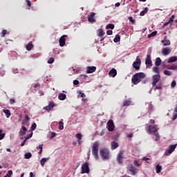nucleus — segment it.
Instances as JSON below:
<instances>
[{
    "instance_id": "f257e3e1",
    "label": "nucleus",
    "mask_w": 177,
    "mask_h": 177,
    "mask_svg": "<svg viewBox=\"0 0 177 177\" xmlns=\"http://www.w3.org/2000/svg\"><path fill=\"white\" fill-rule=\"evenodd\" d=\"M146 78V74L143 72H140L134 74L131 77V82L133 85H138L140 82Z\"/></svg>"
},
{
    "instance_id": "f03ea898",
    "label": "nucleus",
    "mask_w": 177,
    "mask_h": 177,
    "mask_svg": "<svg viewBox=\"0 0 177 177\" xmlns=\"http://www.w3.org/2000/svg\"><path fill=\"white\" fill-rule=\"evenodd\" d=\"M99 146L100 143L97 141L94 142L92 146V154L95 160H99Z\"/></svg>"
},
{
    "instance_id": "7ed1b4c3",
    "label": "nucleus",
    "mask_w": 177,
    "mask_h": 177,
    "mask_svg": "<svg viewBox=\"0 0 177 177\" xmlns=\"http://www.w3.org/2000/svg\"><path fill=\"white\" fill-rule=\"evenodd\" d=\"M100 156L103 160H110V151L106 148L101 149L100 150Z\"/></svg>"
},
{
    "instance_id": "20e7f679",
    "label": "nucleus",
    "mask_w": 177,
    "mask_h": 177,
    "mask_svg": "<svg viewBox=\"0 0 177 177\" xmlns=\"http://www.w3.org/2000/svg\"><path fill=\"white\" fill-rule=\"evenodd\" d=\"M157 125L151 126L149 124L145 125V130L149 135H152L153 133H156L157 132Z\"/></svg>"
},
{
    "instance_id": "39448f33",
    "label": "nucleus",
    "mask_w": 177,
    "mask_h": 177,
    "mask_svg": "<svg viewBox=\"0 0 177 177\" xmlns=\"http://www.w3.org/2000/svg\"><path fill=\"white\" fill-rule=\"evenodd\" d=\"M91 169H89V163L88 162H84L82 165V172L81 174H89Z\"/></svg>"
},
{
    "instance_id": "423d86ee",
    "label": "nucleus",
    "mask_w": 177,
    "mask_h": 177,
    "mask_svg": "<svg viewBox=\"0 0 177 177\" xmlns=\"http://www.w3.org/2000/svg\"><path fill=\"white\" fill-rule=\"evenodd\" d=\"M177 144L174 145H169V149H166L165 151V156H169V154H172L174 151H175V149H176Z\"/></svg>"
},
{
    "instance_id": "0eeeda50",
    "label": "nucleus",
    "mask_w": 177,
    "mask_h": 177,
    "mask_svg": "<svg viewBox=\"0 0 177 177\" xmlns=\"http://www.w3.org/2000/svg\"><path fill=\"white\" fill-rule=\"evenodd\" d=\"M141 63H142V61L140 60V58H139V56H137L136 61H135L133 63V68H135L136 70H140Z\"/></svg>"
},
{
    "instance_id": "6e6552de",
    "label": "nucleus",
    "mask_w": 177,
    "mask_h": 177,
    "mask_svg": "<svg viewBox=\"0 0 177 177\" xmlns=\"http://www.w3.org/2000/svg\"><path fill=\"white\" fill-rule=\"evenodd\" d=\"M153 82H152V86H156L158 82L161 80V75L160 74H157L153 76Z\"/></svg>"
},
{
    "instance_id": "1a4fd4ad",
    "label": "nucleus",
    "mask_w": 177,
    "mask_h": 177,
    "mask_svg": "<svg viewBox=\"0 0 177 177\" xmlns=\"http://www.w3.org/2000/svg\"><path fill=\"white\" fill-rule=\"evenodd\" d=\"M124 152L122 151H120L117 155L116 160L118 161V164H122L123 158H124Z\"/></svg>"
},
{
    "instance_id": "9d476101",
    "label": "nucleus",
    "mask_w": 177,
    "mask_h": 177,
    "mask_svg": "<svg viewBox=\"0 0 177 177\" xmlns=\"http://www.w3.org/2000/svg\"><path fill=\"white\" fill-rule=\"evenodd\" d=\"M108 125V131L109 132H113L114 131V128H115V126L114 125V122L112 120H110L107 122Z\"/></svg>"
},
{
    "instance_id": "9b49d317",
    "label": "nucleus",
    "mask_w": 177,
    "mask_h": 177,
    "mask_svg": "<svg viewBox=\"0 0 177 177\" xmlns=\"http://www.w3.org/2000/svg\"><path fill=\"white\" fill-rule=\"evenodd\" d=\"M145 64L147 67H151L153 66V62H151V55H147V58L145 59Z\"/></svg>"
},
{
    "instance_id": "f8f14e48",
    "label": "nucleus",
    "mask_w": 177,
    "mask_h": 177,
    "mask_svg": "<svg viewBox=\"0 0 177 177\" xmlns=\"http://www.w3.org/2000/svg\"><path fill=\"white\" fill-rule=\"evenodd\" d=\"M129 171L131 173V175H133V176H135V175L138 174V169L135 167L133 165H130Z\"/></svg>"
},
{
    "instance_id": "ddd939ff",
    "label": "nucleus",
    "mask_w": 177,
    "mask_h": 177,
    "mask_svg": "<svg viewBox=\"0 0 177 177\" xmlns=\"http://www.w3.org/2000/svg\"><path fill=\"white\" fill-rule=\"evenodd\" d=\"M96 13L91 12L90 15L88 16V21L89 23H96V19H95V16Z\"/></svg>"
},
{
    "instance_id": "4468645a",
    "label": "nucleus",
    "mask_w": 177,
    "mask_h": 177,
    "mask_svg": "<svg viewBox=\"0 0 177 177\" xmlns=\"http://www.w3.org/2000/svg\"><path fill=\"white\" fill-rule=\"evenodd\" d=\"M66 38H67V35H62L59 40V46L63 47L66 45Z\"/></svg>"
},
{
    "instance_id": "2eb2a0df",
    "label": "nucleus",
    "mask_w": 177,
    "mask_h": 177,
    "mask_svg": "<svg viewBox=\"0 0 177 177\" xmlns=\"http://www.w3.org/2000/svg\"><path fill=\"white\" fill-rule=\"evenodd\" d=\"M96 71V66H87L86 73L87 74H92Z\"/></svg>"
},
{
    "instance_id": "dca6fc26",
    "label": "nucleus",
    "mask_w": 177,
    "mask_h": 177,
    "mask_svg": "<svg viewBox=\"0 0 177 177\" xmlns=\"http://www.w3.org/2000/svg\"><path fill=\"white\" fill-rule=\"evenodd\" d=\"M53 107H55V103L53 102H50L48 106L44 107V109L46 110V111H50V110H52Z\"/></svg>"
},
{
    "instance_id": "f3484780",
    "label": "nucleus",
    "mask_w": 177,
    "mask_h": 177,
    "mask_svg": "<svg viewBox=\"0 0 177 177\" xmlns=\"http://www.w3.org/2000/svg\"><path fill=\"white\" fill-rule=\"evenodd\" d=\"M26 133H27V128L24 126H22L19 133V136H24Z\"/></svg>"
},
{
    "instance_id": "a211bd4d",
    "label": "nucleus",
    "mask_w": 177,
    "mask_h": 177,
    "mask_svg": "<svg viewBox=\"0 0 177 177\" xmlns=\"http://www.w3.org/2000/svg\"><path fill=\"white\" fill-rule=\"evenodd\" d=\"M169 53H171V49L167 47L162 48V55L163 56H167V55H169Z\"/></svg>"
},
{
    "instance_id": "6ab92c4d",
    "label": "nucleus",
    "mask_w": 177,
    "mask_h": 177,
    "mask_svg": "<svg viewBox=\"0 0 177 177\" xmlns=\"http://www.w3.org/2000/svg\"><path fill=\"white\" fill-rule=\"evenodd\" d=\"M109 75L111 76V77H115V75H117V70H115V68H112L110 71H109Z\"/></svg>"
},
{
    "instance_id": "aec40b11",
    "label": "nucleus",
    "mask_w": 177,
    "mask_h": 177,
    "mask_svg": "<svg viewBox=\"0 0 177 177\" xmlns=\"http://www.w3.org/2000/svg\"><path fill=\"white\" fill-rule=\"evenodd\" d=\"M175 62H177V57L176 56H173L171 57L168 59L167 63H175Z\"/></svg>"
},
{
    "instance_id": "412c9836",
    "label": "nucleus",
    "mask_w": 177,
    "mask_h": 177,
    "mask_svg": "<svg viewBox=\"0 0 177 177\" xmlns=\"http://www.w3.org/2000/svg\"><path fill=\"white\" fill-rule=\"evenodd\" d=\"M131 103H132L131 100H126L123 102L122 106L123 107H125L127 106H131Z\"/></svg>"
},
{
    "instance_id": "4be33fe9",
    "label": "nucleus",
    "mask_w": 177,
    "mask_h": 177,
    "mask_svg": "<svg viewBox=\"0 0 177 177\" xmlns=\"http://www.w3.org/2000/svg\"><path fill=\"white\" fill-rule=\"evenodd\" d=\"M66 97H67V95L64 93H59L58 95V99L59 100H66Z\"/></svg>"
},
{
    "instance_id": "5701e85b",
    "label": "nucleus",
    "mask_w": 177,
    "mask_h": 177,
    "mask_svg": "<svg viewBox=\"0 0 177 177\" xmlns=\"http://www.w3.org/2000/svg\"><path fill=\"white\" fill-rule=\"evenodd\" d=\"M48 160H49V158H41L40 160V164H41V167H44L45 162H46V161H48Z\"/></svg>"
},
{
    "instance_id": "b1692460",
    "label": "nucleus",
    "mask_w": 177,
    "mask_h": 177,
    "mask_svg": "<svg viewBox=\"0 0 177 177\" xmlns=\"http://www.w3.org/2000/svg\"><path fill=\"white\" fill-rule=\"evenodd\" d=\"M111 146L112 150H115V149H117V147H118V144L117 142H115V141H113L111 143Z\"/></svg>"
},
{
    "instance_id": "393cba45",
    "label": "nucleus",
    "mask_w": 177,
    "mask_h": 177,
    "mask_svg": "<svg viewBox=\"0 0 177 177\" xmlns=\"http://www.w3.org/2000/svg\"><path fill=\"white\" fill-rule=\"evenodd\" d=\"M155 66L157 67L161 66V58L157 57L155 61Z\"/></svg>"
},
{
    "instance_id": "a878e982",
    "label": "nucleus",
    "mask_w": 177,
    "mask_h": 177,
    "mask_svg": "<svg viewBox=\"0 0 177 177\" xmlns=\"http://www.w3.org/2000/svg\"><path fill=\"white\" fill-rule=\"evenodd\" d=\"M3 113H5V115H6V117L7 118H9V117H10V111L9 110V109H3Z\"/></svg>"
},
{
    "instance_id": "bb28decb",
    "label": "nucleus",
    "mask_w": 177,
    "mask_h": 177,
    "mask_svg": "<svg viewBox=\"0 0 177 177\" xmlns=\"http://www.w3.org/2000/svg\"><path fill=\"white\" fill-rule=\"evenodd\" d=\"M162 44H163L164 46H168L171 45V41L168 39H165L161 41Z\"/></svg>"
},
{
    "instance_id": "cd10ccee",
    "label": "nucleus",
    "mask_w": 177,
    "mask_h": 177,
    "mask_svg": "<svg viewBox=\"0 0 177 177\" xmlns=\"http://www.w3.org/2000/svg\"><path fill=\"white\" fill-rule=\"evenodd\" d=\"M34 48L32 42H29L26 46V50H31Z\"/></svg>"
},
{
    "instance_id": "c85d7f7f",
    "label": "nucleus",
    "mask_w": 177,
    "mask_h": 177,
    "mask_svg": "<svg viewBox=\"0 0 177 177\" xmlns=\"http://www.w3.org/2000/svg\"><path fill=\"white\" fill-rule=\"evenodd\" d=\"M162 170V167L160 165H156V174H160V172H161V171Z\"/></svg>"
},
{
    "instance_id": "c756f323",
    "label": "nucleus",
    "mask_w": 177,
    "mask_h": 177,
    "mask_svg": "<svg viewBox=\"0 0 177 177\" xmlns=\"http://www.w3.org/2000/svg\"><path fill=\"white\" fill-rule=\"evenodd\" d=\"M120 41H121V37L120 36V35H116L115 36V38L113 39V42L117 43L120 42Z\"/></svg>"
},
{
    "instance_id": "7c9ffc66",
    "label": "nucleus",
    "mask_w": 177,
    "mask_h": 177,
    "mask_svg": "<svg viewBox=\"0 0 177 177\" xmlns=\"http://www.w3.org/2000/svg\"><path fill=\"white\" fill-rule=\"evenodd\" d=\"M147 12H149V8L147 7H146L144 9V10L140 12V16H145L146 15V13H147Z\"/></svg>"
},
{
    "instance_id": "2f4dec72",
    "label": "nucleus",
    "mask_w": 177,
    "mask_h": 177,
    "mask_svg": "<svg viewBox=\"0 0 177 177\" xmlns=\"http://www.w3.org/2000/svg\"><path fill=\"white\" fill-rule=\"evenodd\" d=\"M97 32H98V34H97L98 37H103V35H104V34H106V32H104V31H103L102 29H99L97 30Z\"/></svg>"
},
{
    "instance_id": "473e14b6",
    "label": "nucleus",
    "mask_w": 177,
    "mask_h": 177,
    "mask_svg": "<svg viewBox=\"0 0 177 177\" xmlns=\"http://www.w3.org/2000/svg\"><path fill=\"white\" fill-rule=\"evenodd\" d=\"M114 27H115V26H114V24H109L106 26V30H114Z\"/></svg>"
},
{
    "instance_id": "72a5a7b5",
    "label": "nucleus",
    "mask_w": 177,
    "mask_h": 177,
    "mask_svg": "<svg viewBox=\"0 0 177 177\" xmlns=\"http://www.w3.org/2000/svg\"><path fill=\"white\" fill-rule=\"evenodd\" d=\"M155 91H161V89H162V83H159L158 84V86H155Z\"/></svg>"
},
{
    "instance_id": "f704fd0d",
    "label": "nucleus",
    "mask_w": 177,
    "mask_h": 177,
    "mask_svg": "<svg viewBox=\"0 0 177 177\" xmlns=\"http://www.w3.org/2000/svg\"><path fill=\"white\" fill-rule=\"evenodd\" d=\"M163 74L165 75H167L168 77H169V76L172 75V72H171L170 71H168V70H165L163 71Z\"/></svg>"
},
{
    "instance_id": "c9c22d12",
    "label": "nucleus",
    "mask_w": 177,
    "mask_h": 177,
    "mask_svg": "<svg viewBox=\"0 0 177 177\" xmlns=\"http://www.w3.org/2000/svg\"><path fill=\"white\" fill-rule=\"evenodd\" d=\"M30 121V118L28 117V115H26L24 120L22 121V124H27Z\"/></svg>"
},
{
    "instance_id": "e433bc0d",
    "label": "nucleus",
    "mask_w": 177,
    "mask_h": 177,
    "mask_svg": "<svg viewBox=\"0 0 177 177\" xmlns=\"http://www.w3.org/2000/svg\"><path fill=\"white\" fill-rule=\"evenodd\" d=\"M148 112L149 113V114H151V113L153 112V104H149V105H148Z\"/></svg>"
},
{
    "instance_id": "4c0bfd02",
    "label": "nucleus",
    "mask_w": 177,
    "mask_h": 177,
    "mask_svg": "<svg viewBox=\"0 0 177 177\" xmlns=\"http://www.w3.org/2000/svg\"><path fill=\"white\" fill-rule=\"evenodd\" d=\"M59 129L63 130L64 129V122H63L62 121H59Z\"/></svg>"
},
{
    "instance_id": "58836bf2",
    "label": "nucleus",
    "mask_w": 177,
    "mask_h": 177,
    "mask_svg": "<svg viewBox=\"0 0 177 177\" xmlns=\"http://www.w3.org/2000/svg\"><path fill=\"white\" fill-rule=\"evenodd\" d=\"M174 19H175V15H171V17L169 18L168 22L170 24V26H172Z\"/></svg>"
},
{
    "instance_id": "ea45409f",
    "label": "nucleus",
    "mask_w": 177,
    "mask_h": 177,
    "mask_svg": "<svg viewBox=\"0 0 177 177\" xmlns=\"http://www.w3.org/2000/svg\"><path fill=\"white\" fill-rule=\"evenodd\" d=\"M157 35V30L152 32L151 34L148 35V38H151V37H156Z\"/></svg>"
},
{
    "instance_id": "a19ab883",
    "label": "nucleus",
    "mask_w": 177,
    "mask_h": 177,
    "mask_svg": "<svg viewBox=\"0 0 177 177\" xmlns=\"http://www.w3.org/2000/svg\"><path fill=\"white\" fill-rule=\"evenodd\" d=\"M133 165H135V167H139L140 165H142V164L139 163V160H135L133 161Z\"/></svg>"
},
{
    "instance_id": "79ce46f5",
    "label": "nucleus",
    "mask_w": 177,
    "mask_h": 177,
    "mask_svg": "<svg viewBox=\"0 0 177 177\" xmlns=\"http://www.w3.org/2000/svg\"><path fill=\"white\" fill-rule=\"evenodd\" d=\"M153 71L156 74H160V68L158 66L153 68Z\"/></svg>"
},
{
    "instance_id": "37998d69",
    "label": "nucleus",
    "mask_w": 177,
    "mask_h": 177,
    "mask_svg": "<svg viewBox=\"0 0 177 177\" xmlns=\"http://www.w3.org/2000/svg\"><path fill=\"white\" fill-rule=\"evenodd\" d=\"M75 138L77 139V140H81L82 139V133H79L75 135Z\"/></svg>"
},
{
    "instance_id": "c03bdc74",
    "label": "nucleus",
    "mask_w": 177,
    "mask_h": 177,
    "mask_svg": "<svg viewBox=\"0 0 177 177\" xmlns=\"http://www.w3.org/2000/svg\"><path fill=\"white\" fill-rule=\"evenodd\" d=\"M2 132H3V130L0 129V140H2L5 138V133H2Z\"/></svg>"
},
{
    "instance_id": "a18cd8bd",
    "label": "nucleus",
    "mask_w": 177,
    "mask_h": 177,
    "mask_svg": "<svg viewBox=\"0 0 177 177\" xmlns=\"http://www.w3.org/2000/svg\"><path fill=\"white\" fill-rule=\"evenodd\" d=\"M31 157H32V154H31V153H28L25 154V158H26V160L31 158Z\"/></svg>"
},
{
    "instance_id": "49530a36",
    "label": "nucleus",
    "mask_w": 177,
    "mask_h": 177,
    "mask_svg": "<svg viewBox=\"0 0 177 177\" xmlns=\"http://www.w3.org/2000/svg\"><path fill=\"white\" fill-rule=\"evenodd\" d=\"M36 129H37V124L36 123H33L31 125L30 129H31V131H35Z\"/></svg>"
},
{
    "instance_id": "de8ad7c7",
    "label": "nucleus",
    "mask_w": 177,
    "mask_h": 177,
    "mask_svg": "<svg viewBox=\"0 0 177 177\" xmlns=\"http://www.w3.org/2000/svg\"><path fill=\"white\" fill-rule=\"evenodd\" d=\"M53 62H55V58L50 57V58L48 59L47 63L48 64H52V63H53Z\"/></svg>"
},
{
    "instance_id": "09e8293b",
    "label": "nucleus",
    "mask_w": 177,
    "mask_h": 177,
    "mask_svg": "<svg viewBox=\"0 0 177 177\" xmlns=\"http://www.w3.org/2000/svg\"><path fill=\"white\" fill-rule=\"evenodd\" d=\"M169 70H177V66L176 65H172L171 66H169Z\"/></svg>"
},
{
    "instance_id": "8fccbe9b",
    "label": "nucleus",
    "mask_w": 177,
    "mask_h": 177,
    "mask_svg": "<svg viewBox=\"0 0 177 177\" xmlns=\"http://www.w3.org/2000/svg\"><path fill=\"white\" fill-rule=\"evenodd\" d=\"M142 161H146L148 164H149V161L150 160V159L146 156L143 157L142 159H141Z\"/></svg>"
},
{
    "instance_id": "3c124183",
    "label": "nucleus",
    "mask_w": 177,
    "mask_h": 177,
    "mask_svg": "<svg viewBox=\"0 0 177 177\" xmlns=\"http://www.w3.org/2000/svg\"><path fill=\"white\" fill-rule=\"evenodd\" d=\"M155 136H156V141L158 142V140H160V134L158 133H155Z\"/></svg>"
},
{
    "instance_id": "603ef678",
    "label": "nucleus",
    "mask_w": 177,
    "mask_h": 177,
    "mask_svg": "<svg viewBox=\"0 0 177 177\" xmlns=\"http://www.w3.org/2000/svg\"><path fill=\"white\" fill-rule=\"evenodd\" d=\"M171 86V88H175L176 86V81L175 80L172 81Z\"/></svg>"
},
{
    "instance_id": "864d4df0",
    "label": "nucleus",
    "mask_w": 177,
    "mask_h": 177,
    "mask_svg": "<svg viewBox=\"0 0 177 177\" xmlns=\"http://www.w3.org/2000/svg\"><path fill=\"white\" fill-rule=\"evenodd\" d=\"M8 34V30H3L1 32V37H5V35Z\"/></svg>"
},
{
    "instance_id": "5fc2aeb1",
    "label": "nucleus",
    "mask_w": 177,
    "mask_h": 177,
    "mask_svg": "<svg viewBox=\"0 0 177 177\" xmlns=\"http://www.w3.org/2000/svg\"><path fill=\"white\" fill-rule=\"evenodd\" d=\"M169 24H171L169 21L165 23L162 26V28H165V27H167V26H169Z\"/></svg>"
},
{
    "instance_id": "6e6d98bb",
    "label": "nucleus",
    "mask_w": 177,
    "mask_h": 177,
    "mask_svg": "<svg viewBox=\"0 0 177 177\" xmlns=\"http://www.w3.org/2000/svg\"><path fill=\"white\" fill-rule=\"evenodd\" d=\"M41 87V84H39V83L35 84L33 86V88H35V89H37V88H40Z\"/></svg>"
},
{
    "instance_id": "4d7b16f0",
    "label": "nucleus",
    "mask_w": 177,
    "mask_h": 177,
    "mask_svg": "<svg viewBox=\"0 0 177 177\" xmlns=\"http://www.w3.org/2000/svg\"><path fill=\"white\" fill-rule=\"evenodd\" d=\"M177 118V113H173L172 120L173 121H175Z\"/></svg>"
},
{
    "instance_id": "13d9d810",
    "label": "nucleus",
    "mask_w": 177,
    "mask_h": 177,
    "mask_svg": "<svg viewBox=\"0 0 177 177\" xmlns=\"http://www.w3.org/2000/svg\"><path fill=\"white\" fill-rule=\"evenodd\" d=\"M129 20L131 23H133V24L135 23V19H133L132 17H129Z\"/></svg>"
},
{
    "instance_id": "bf43d9fd",
    "label": "nucleus",
    "mask_w": 177,
    "mask_h": 177,
    "mask_svg": "<svg viewBox=\"0 0 177 177\" xmlns=\"http://www.w3.org/2000/svg\"><path fill=\"white\" fill-rule=\"evenodd\" d=\"M106 34L107 35H113V30H107Z\"/></svg>"
},
{
    "instance_id": "052dcab7",
    "label": "nucleus",
    "mask_w": 177,
    "mask_h": 177,
    "mask_svg": "<svg viewBox=\"0 0 177 177\" xmlns=\"http://www.w3.org/2000/svg\"><path fill=\"white\" fill-rule=\"evenodd\" d=\"M14 103H16V100L15 99H10V104H14Z\"/></svg>"
},
{
    "instance_id": "680f3d73",
    "label": "nucleus",
    "mask_w": 177,
    "mask_h": 177,
    "mask_svg": "<svg viewBox=\"0 0 177 177\" xmlns=\"http://www.w3.org/2000/svg\"><path fill=\"white\" fill-rule=\"evenodd\" d=\"M55 136H56V133L52 132L50 139H53V138H55Z\"/></svg>"
},
{
    "instance_id": "e2e57ef3",
    "label": "nucleus",
    "mask_w": 177,
    "mask_h": 177,
    "mask_svg": "<svg viewBox=\"0 0 177 177\" xmlns=\"http://www.w3.org/2000/svg\"><path fill=\"white\" fill-rule=\"evenodd\" d=\"M26 2L27 6L30 8L31 6V1H30V0H26Z\"/></svg>"
},
{
    "instance_id": "0e129e2a",
    "label": "nucleus",
    "mask_w": 177,
    "mask_h": 177,
    "mask_svg": "<svg viewBox=\"0 0 177 177\" xmlns=\"http://www.w3.org/2000/svg\"><path fill=\"white\" fill-rule=\"evenodd\" d=\"M79 84H80V81L78 80L73 81V85H79Z\"/></svg>"
},
{
    "instance_id": "69168bd1",
    "label": "nucleus",
    "mask_w": 177,
    "mask_h": 177,
    "mask_svg": "<svg viewBox=\"0 0 177 177\" xmlns=\"http://www.w3.org/2000/svg\"><path fill=\"white\" fill-rule=\"evenodd\" d=\"M26 142H27V139L26 138L21 143V146L22 147H23V146H24V145H26Z\"/></svg>"
},
{
    "instance_id": "338daca9",
    "label": "nucleus",
    "mask_w": 177,
    "mask_h": 177,
    "mask_svg": "<svg viewBox=\"0 0 177 177\" xmlns=\"http://www.w3.org/2000/svg\"><path fill=\"white\" fill-rule=\"evenodd\" d=\"M31 138H32V132L30 133V134H29L28 136V137L26 138V139H31Z\"/></svg>"
},
{
    "instance_id": "774afa93",
    "label": "nucleus",
    "mask_w": 177,
    "mask_h": 177,
    "mask_svg": "<svg viewBox=\"0 0 177 177\" xmlns=\"http://www.w3.org/2000/svg\"><path fill=\"white\" fill-rule=\"evenodd\" d=\"M174 113H177V104L175 105V108H174Z\"/></svg>"
}]
</instances>
